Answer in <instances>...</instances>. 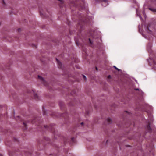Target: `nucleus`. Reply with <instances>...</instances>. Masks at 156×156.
Here are the masks:
<instances>
[{
	"label": "nucleus",
	"instance_id": "nucleus-1",
	"mask_svg": "<svg viewBox=\"0 0 156 156\" xmlns=\"http://www.w3.org/2000/svg\"><path fill=\"white\" fill-rule=\"evenodd\" d=\"M86 22V21L85 17H84V16H82L78 22L77 26V29L80 32L83 29Z\"/></svg>",
	"mask_w": 156,
	"mask_h": 156
},
{
	"label": "nucleus",
	"instance_id": "nucleus-2",
	"mask_svg": "<svg viewBox=\"0 0 156 156\" xmlns=\"http://www.w3.org/2000/svg\"><path fill=\"white\" fill-rule=\"evenodd\" d=\"M151 43H149L147 45V49L149 53H150V59L153 61L154 64L156 65V60L155 59V57L152 58L151 56V53L152 52V51L151 50Z\"/></svg>",
	"mask_w": 156,
	"mask_h": 156
},
{
	"label": "nucleus",
	"instance_id": "nucleus-3",
	"mask_svg": "<svg viewBox=\"0 0 156 156\" xmlns=\"http://www.w3.org/2000/svg\"><path fill=\"white\" fill-rule=\"evenodd\" d=\"M82 5L81 4L78 5V2H75L74 1H73L72 2L73 4L75 6H77L78 7H80L81 8V9H83L85 8V6L84 5V2L83 1H82Z\"/></svg>",
	"mask_w": 156,
	"mask_h": 156
},
{
	"label": "nucleus",
	"instance_id": "nucleus-4",
	"mask_svg": "<svg viewBox=\"0 0 156 156\" xmlns=\"http://www.w3.org/2000/svg\"><path fill=\"white\" fill-rule=\"evenodd\" d=\"M152 121V117L150 119V122H149L148 123L147 125V126L146 129H147V131L149 133H151V129L150 127V124L151 123Z\"/></svg>",
	"mask_w": 156,
	"mask_h": 156
},
{
	"label": "nucleus",
	"instance_id": "nucleus-5",
	"mask_svg": "<svg viewBox=\"0 0 156 156\" xmlns=\"http://www.w3.org/2000/svg\"><path fill=\"white\" fill-rule=\"evenodd\" d=\"M38 78L41 81L42 83L45 86H47L48 85V83L44 79L39 75H38Z\"/></svg>",
	"mask_w": 156,
	"mask_h": 156
},
{
	"label": "nucleus",
	"instance_id": "nucleus-6",
	"mask_svg": "<svg viewBox=\"0 0 156 156\" xmlns=\"http://www.w3.org/2000/svg\"><path fill=\"white\" fill-rule=\"evenodd\" d=\"M44 127L45 128H48V129L52 131V132H53L54 130V128L52 124L50 125L49 126H44Z\"/></svg>",
	"mask_w": 156,
	"mask_h": 156
},
{
	"label": "nucleus",
	"instance_id": "nucleus-7",
	"mask_svg": "<svg viewBox=\"0 0 156 156\" xmlns=\"http://www.w3.org/2000/svg\"><path fill=\"white\" fill-rule=\"evenodd\" d=\"M150 26V25L149 23L146 24L145 25L147 31L149 34H151L152 33V32L149 29Z\"/></svg>",
	"mask_w": 156,
	"mask_h": 156
},
{
	"label": "nucleus",
	"instance_id": "nucleus-8",
	"mask_svg": "<svg viewBox=\"0 0 156 156\" xmlns=\"http://www.w3.org/2000/svg\"><path fill=\"white\" fill-rule=\"evenodd\" d=\"M38 118L36 117L32 121V123L35 122L36 124H38L40 125V121L38 120Z\"/></svg>",
	"mask_w": 156,
	"mask_h": 156
},
{
	"label": "nucleus",
	"instance_id": "nucleus-9",
	"mask_svg": "<svg viewBox=\"0 0 156 156\" xmlns=\"http://www.w3.org/2000/svg\"><path fill=\"white\" fill-rule=\"evenodd\" d=\"M39 10L40 12V15L42 17H45L44 13L43 12V10L41 8L39 7Z\"/></svg>",
	"mask_w": 156,
	"mask_h": 156
},
{
	"label": "nucleus",
	"instance_id": "nucleus-10",
	"mask_svg": "<svg viewBox=\"0 0 156 156\" xmlns=\"http://www.w3.org/2000/svg\"><path fill=\"white\" fill-rule=\"evenodd\" d=\"M32 92L34 94V99L36 100H38L39 99V97L37 96V94L35 93L34 90H32Z\"/></svg>",
	"mask_w": 156,
	"mask_h": 156
},
{
	"label": "nucleus",
	"instance_id": "nucleus-11",
	"mask_svg": "<svg viewBox=\"0 0 156 156\" xmlns=\"http://www.w3.org/2000/svg\"><path fill=\"white\" fill-rule=\"evenodd\" d=\"M56 62L57 63V65L58 66V67L59 68L62 69V65L61 63L60 62L59 60L57 58H56Z\"/></svg>",
	"mask_w": 156,
	"mask_h": 156
},
{
	"label": "nucleus",
	"instance_id": "nucleus-12",
	"mask_svg": "<svg viewBox=\"0 0 156 156\" xmlns=\"http://www.w3.org/2000/svg\"><path fill=\"white\" fill-rule=\"evenodd\" d=\"M68 114L66 112L64 113L61 116L64 117L65 119H66L68 117Z\"/></svg>",
	"mask_w": 156,
	"mask_h": 156
},
{
	"label": "nucleus",
	"instance_id": "nucleus-13",
	"mask_svg": "<svg viewBox=\"0 0 156 156\" xmlns=\"http://www.w3.org/2000/svg\"><path fill=\"white\" fill-rule=\"evenodd\" d=\"M23 130H26L27 128V125L26 124V123L25 122H23Z\"/></svg>",
	"mask_w": 156,
	"mask_h": 156
},
{
	"label": "nucleus",
	"instance_id": "nucleus-14",
	"mask_svg": "<svg viewBox=\"0 0 156 156\" xmlns=\"http://www.w3.org/2000/svg\"><path fill=\"white\" fill-rule=\"evenodd\" d=\"M149 9L153 12H156V9H154L150 8H149Z\"/></svg>",
	"mask_w": 156,
	"mask_h": 156
},
{
	"label": "nucleus",
	"instance_id": "nucleus-15",
	"mask_svg": "<svg viewBox=\"0 0 156 156\" xmlns=\"http://www.w3.org/2000/svg\"><path fill=\"white\" fill-rule=\"evenodd\" d=\"M107 122L108 123H110L112 122L111 119L110 118H108L107 119Z\"/></svg>",
	"mask_w": 156,
	"mask_h": 156
},
{
	"label": "nucleus",
	"instance_id": "nucleus-16",
	"mask_svg": "<svg viewBox=\"0 0 156 156\" xmlns=\"http://www.w3.org/2000/svg\"><path fill=\"white\" fill-rule=\"evenodd\" d=\"M82 76H83V78L84 80L85 81L86 80V78L85 76L83 75H82Z\"/></svg>",
	"mask_w": 156,
	"mask_h": 156
},
{
	"label": "nucleus",
	"instance_id": "nucleus-17",
	"mask_svg": "<svg viewBox=\"0 0 156 156\" xmlns=\"http://www.w3.org/2000/svg\"><path fill=\"white\" fill-rule=\"evenodd\" d=\"M71 141L73 142H74V138H71Z\"/></svg>",
	"mask_w": 156,
	"mask_h": 156
},
{
	"label": "nucleus",
	"instance_id": "nucleus-18",
	"mask_svg": "<svg viewBox=\"0 0 156 156\" xmlns=\"http://www.w3.org/2000/svg\"><path fill=\"white\" fill-rule=\"evenodd\" d=\"M113 67L115 68V69H116V70H118V71H119V69L117 68L115 66H114Z\"/></svg>",
	"mask_w": 156,
	"mask_h": 156
},
{
	"label": "nucleus",
	"instance_id": "nucleus-19",
	"mask_svg": "<svg viewBox=\"0 0 156 156\" xmlns=\"http://www.w3.org/2000/svg\"><path fill=\"white\" fill-rule=\"evenodd\" d=\"M89 42H90V44H92V41L90 38L89 39Z\"/></svg>",
	"mask_w": 156,
	"mask_h": 156
},
{
	"label": "nucleus",
	"instance_id": "nucleus-20",
	"mask_svg": "<svg viewBox=\"0 0 156 156\" xmlns=\"http://www.w3.org/2000/svg\"><path fill=\"white\" fill-rule=\"evenodd\" d=\"M33 47L34 48H37V46L36 45L33 44Z\"/></svg>",
	"mask_w": 156,
	"mask_h": 156
},
{
	"label": "nucleus",
	"instance_id": "nucleus-21",
	"mask_svg": "<svg viewBox=\"0 0 156 156\" xmlns=\"http://www.w3.org/2000/svg\"><path fill=\"white\" fill-rule=\"evenodd\" d=\"M148 39L150 41L152 40V37L151 38L149 37V38H148Z\"/></svg>",
	"mask_w": 156,
	"mask_h": 156
},
{
	"label": "nucleus",
	"instance_id": "nucleus-22",
	"mask_svg": "<svg viewBox=\"0 0 156 156\" xmlns=\"http://www.w3.org/2000/svg\"><path fill=\"white\" fill-rule=\"evenodd\" d=\"M111 76H110V75H108V79H110V78H111Z\"/></svg>",
	"mask_w": 156,
	"mask_h": 156
},
{
	"label": "nucleus",
	"instance_id": "nucleus-23",
	"mask_svg": "<svg viewBox=\"0 0 156 156\" xmlns=\"http://www.w3.org/2000/svg\"><path fill=\"white\" fill-rule=\"evenodd\" d=\"M135 90H139V89L138 88H136V89H135Z\"/></svg>",
	"mask_w": 156,
	"mask_h": 156
},
{
	"label": "nucleus",
	"instance_id": "nucleus-24",
	"mask_svg": "<svg viewBox=\"0 0 156 156\" xmlns=\"http://www.w3.org/2000/svg\"><path fill=\"white\" fill-rule=\"evenodd\" d=\"M3 4H5V3L3 0Z\"/></svg>",
	"mask_w": 156,
	"mask_h": 156
},
{
	"label": "nucleus",
	"instance_id": "nucleus-25",
	"mask_svg": "<svg viewBox=\"0 0 156 156\" xmlns=\"http://www.w3.org/2000/svg\"><path fill=\"white\" fill-rule=\"evenodd\" d=\"M76 44H77V45H78V42H77V41H76Z\"/></svg>",
	"mask_w": 156,
	"mask_h": 156
},
{
	"label": "nucleus",
	"instance_id": "nucleus-26",
	"mask_svg": "<svg viewBox=\"0 0 156 156\" xmlns=\"http://www.w3.org/2000/svg\"><path fill=\"white\" fill-rule=\"evenodd\" d=\"M17 139H14V141H17Z\"/></svg>",
	"mask_w": 156,
	"mask_h": 156
},
{
	"label": "nucleus",
	"instance_id": "nucleus-27",
	"mask_svg": "<svg viewBox=\"0 0 156 156\" xmlns=\"http://www.w3.org/2000/svg\"><path fill=\"white\" fill-rule=\"evenodd\" d=\"M81 124L82 125H83V122H82L81 123Z\"/></svg>",
	"mask_w": 156,
	"mask_h": 156
},
{
	"label": "nucleus",
	"instance_id": "nucleus-28",
	"mask_svg": "<svg viewBox=\"0 0 156 156\" xmlns=\"http://www.w3.org/2000/svg\"><path fill=\"white\" fill-rule=\"evenodd\" d=\"M49 140V139H48V138H47V140L48 141V140Z\"/></svg>",
	"mask_w": 156,
	"mask_h": 156
},
{
	"label": "nucleus",
	"instance_id": "nucleus-29",
	"mask_svg": "<svg viewBox=\"0 0 156 156\" xmlns=\"http://www.w3.org/2000/svg\"><path fill=\"white\" fill-rule=\"evenodd\" d=\"M73 92H74V91H72V92L71 94L73 95Z\"/></svg>",
	"mask_w": 156,
	"mask_h": 156
},
{
	"label": "nucleus",
	"instance_id": "nucleus-30",
	"mask_svg": "<svg viewBox=\"0 0 156 156\" xmlns=\"http://www.w3.org/2000/svg\"><path fill=\"white\" fill-rule=\"evenodd\" d=\"M96 70H98V68L96 67Z\"/></svg>",
	"mask_w": 156,
	"mask_h": 156
},
{
	"label": "nucleus",
	"instance_id": "nucleus-31",
	"mask_svg": "<svg viewBox=\"0 0 156 156\" xmlns=\"http://www.w3.org/2000/svg\"><path fill=\"white\" fill-rule=\"evenodd\" d=\"M43 114H45V112H44V111H43Z\"/></svg>",
	"mask_w": 156,
	"mask_h": 156
},
{
	"label": "nucleus",
	"instance_id": "nucleus-32",
	"mask_svg": "<svg viewBox=\"0 0 156 156\" xmlns=\"http://www.w3.org/2000/svg\"><path fill=\"white\" fill-rule=\"evenodd\" d=\"M20 30H21L20 29H18V31H20Z\"/></svg>",
	"mask_w": 156,
	"mask_h": 156
},
{
	"label": "nucleus",
	"instance_id": "nucleus-33",
	"mask_svg": "<svg viewBox=\"0 0 156 156\" xmlns=\"http://www.w3.org/2000/svg\"><path fill=\"white\" fill-rule=\"evenodd\" d=\"M126 113H128L129 114V112H128L127 111H126Z\"/></svg>",
	"mask_w": 156,
	"mask_h": 156
},
{
	"label": "nucleus",
	"instance_id": "nucleus-34",
	"mask_svg": "<svg viewBox=\"0 0 156 156\" xmlns=\"http://www.w3.org/2000/svg\"><path fill=\"white\" fill-rule=\"evenodd\" d=\"M0 156H2V154H0Z\"/></svg>",
	"mask_w": 156,
	"mask_h": 156
},
{
	"label": "nucleus",
	"instance_id": "nucleus-35",
	"mask_svg": "<svg viewBox=\"0 0 156 156\" xmlns=\"http://www.w3.org/2000/svg\"><path fill=\"white\" fill-rule=\"evenodd\" d=\"M68 25H69V23H68Z\"/></svg>",
	"mask_w": 156,
	"mask_h": 156
},
{
	"label": "nucleus",
	"instance_id": "nucleus-36",
	"mask_svg": "<svg viewBox=\"0 0 156 156\" xmlns=\"http://www.w3.org/2000/svg\"><path fill=\"white\" fill-rule=\"evenodd\" d=\"M70 33L71 34V31H70Z\"/></svg>",
	"mask_w": 156,
	"mask_h": 156
}]
</instances>
